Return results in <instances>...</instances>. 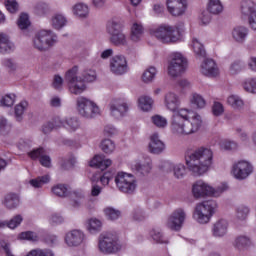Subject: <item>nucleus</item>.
Masks as SVG:
<instances>
[{
	"mask_svg": "<svg viewBox=\"0 0 256 256\" xmlns=\"http://www.w3.org/2000/svg\"><path fill=\"white\" fill-rule=\"evenodd\" d=\"M25 109H27V102H21L15 107V115L17 121H21L23 119V113H25Z\"/></svg>",
	"mask_w": 256,
	"mask_h": 256,
	"instance_id": "obj_55",
	"label": "nucleus"
},
{
	"mask_svg": "<svg viewBox=\"0 0 256 256\" xmlns=\"http://www.w3.org/2000/svg\"><path fill=\"white\" fill-rule=\"evenodd\" d=\"M167 10L173 17H181L187 11V0H167Z\"/></svg>",
	"mask_w": 256,
	"mask_h": 256,
	"instance_id": "obj_16",
	"label": "nucleus"
},
{
	"mask_svg": "<svg viewBox=\"0 0 256 256\" xmlns=\"http://www.w3.org/2000/svg\"><path fill=\"white\" fill-rule=\"evenodd\" d=\"M245 69V63L241 60H236L230 65V73L231 75H237L241 73V70Z\"/></svg>",
	"mask_w": 256,
	"mask_h": 256,
	"instance_id": "obj_53",
	"label": "nucleus"
},
{
	"mask_svg": "<svg viewBox=\"0 0 256 256\" xmlns=\"http://www.w3.org/2000/svg\"><path fill=\"white\" fill-rule=\"evenodd\" d=\"M148 149L153 155H160L165 151V142L161 141L159 134L154 133L151 135Z\"/></svg>",
	"mask_w": 256,
	"mask_h": 256,
	"instance_id": "obj_22",
	"label": "nucleus"
},
{
	"mask_svg": "<svg viewBox=\"0 0 256 256\" xmlns=\"http://www.w3.org/2000/svg\"><path fill=\"white\" fill-rule=\"evenodd\" d=\"M229 229V223L225 219L218 220L212 228V235L214 237H225Z\"/></svg>",
	"mask_w": 256,
	"mask_h": 256,
	"instance_id": "obj_26",
	"label": "nucleus"
},
{
	"mask_svg": "<svg viewBox=\"0 0 256 256\" xmlns=\"http://www.w3.org/2000/svg\"><path fill=\"white\" fill-rule=\"evenodd\" d=\"M72 12L76 17L85 19V17H89V6L84 3H77L72 7Z\"/></svg>",
	"mask_w": 256,
	"mask_h": 256,
	"instance_id": "obj_32",
	"label": "nucleus"
},
{
	"mask_svg": "<svg viewBox=\"0 0 256 256\" xmlns=\"http://www.w3.org/2000/svg\"><path fill=\"white\" fill-rule=\"evenodd\" d=\"M77 110L81 117L85 119H93L97 115L101 114V110L97 104L85 97H79L77 99Z\"/></svg>",
	"mask_w": 256,
	"mask_h": 256,
	"instance_id": "obj_12",
	"label": "nucleus"
},
{
	"mask_svg": "<svg viewBox=\"0 0 256 256\" xmlns=\"http://www.w3.org/2000/svg\"><path fill=\"white\" fill-rule=\"evenodd\" d=\"M21 223H23V216L18 214L16 216H14L10 221L1 223L0 227L6 226L9 229H17V227H19V225H21Z\"/></svg>",
	"mask_w": 256,
	"mask_h": 256,
	"instance_id": "obj_42",
	"label": "nucleus"
},
{
	"mask_svg": "<svg viewBox=\"0 0 256 256\" xmlns=\"http://www.w3.org/2000/svg\"><path fill=\"white\" fill-rule=\"evenodd\" d=\"M5 6L7 11H9L10 13H17L19 9V4H17V1L15 0H6Z\"/></svg>",
	"mask_w": 256,
	"mask_h": 256,
	"instance_id": "obj_61",
	"label": "nucleus"
},
{
	"mask_svg": "<svg viewBox=\"0 0 256 256\" xmlns=\"http://www.w3.org/2000/svg\"><path fill=\"white\" fill-rule=\"evenodd\" d=\"M42 155H45V150L43 148H37L28 152V156L32 159H39Z\"/></svg>",
	"mask_w": 256,
	"mask_h": 256,
	"instance_id": "obj_64",
	"label": "nucleus"
},
{
	"mask_svg": "<svg viewBox=\"0 0 256 256\" xmlns=\"http://www.w3.org/2000/svg\"><path fill=\"white\" fill-rule=\"evenodd\" d=\"M129 67L127 66V59L123 55L114 56L110 60V71L114 75H125Z\"/></svg>",
	"mask_w": 256,
	"mask_h": 256,
	"instance_id": "obj_15",
	"label": "nucleus"
},
{
	"mask_svg": "<svg viewBox=\"0 0 256 256\" xmlns=\"http://www.w3.org/2000/svg\"><path fill=\"white\" fill-rule=\"evenodd\" d=\"M19 239H23L26 241H37V235L34 232L27 231V232H22L19 235Z\"/></svg>",
	"mask_w": 256,
	"mask_h": 256,
	"instance_id": "obj_62",
	"label": "nucleus"
},
{
	"mask_svg": "<svg viewBox=\"0 0 256 256\" xmlns=\"http://www.w3.org/2000/svg\"><path fill=\"white\" fill-rule=\"evenodd\" d=\"M94 81H97V72L93 69H84L79 76V67L74 66L65 74V82L73 95H81L87 89L85 82L93 83Z\"/></svg>",
	"mask_w": 256,
	"mask_h": 256,
	"instance_id": "obj_3",
	"label": "nucleus"
},
{
	"mask_svg": "<svg viewBox=\"0 0 256 256\" xmlns=\"http://www.w3.org/2000/svg\"><path fill=\"white\" fill-rule=\"evenodd\" d=\"M13 51H15V44L11 42L7 34L0 32V54L7 55Z\"/></svg>",
	"mask_w": 256,
	"mask_h": 256,
	"instance_id": "obj_23",
	"label": "nucleus"
},
{
	"mask_svg": "<svg viewBox=\"0 0 256 256\" xmlns=\"http://www.w3.org/2000/svg\"><path fill=\"white\" fill-rule=\"evenodd\" d=\"M212 112L213 115H215V117H219L223 115V113L225 112V108L223 107V104H221L220 102H214L212 106Z\"/></svg>",
	"mask_w": 256,
	"mask_h": 256,
	"instance_id": "obj_60",
	"label": "nucleus"
},
{
	"mask_svg": "<svg viewBox=\"0 0 256 256\" xmlns=\"http://www.w3.org/2000/svg\"><path fill=\"white\" fill-rule=\"evenodd\" d=\"M251 245V240L246 236H239L234 241V246L237 249H245V247H249Z\"/></svg>",
	"mask_w": 256,
	"mask_h": 256,
	"instance_id": "obj_49",
	"label": "nucleus"
},
{
	"mask_svg": "<svg viewBox=\"0 0 256 256\" xmlns=\"http://www.w3.org/2000/svg\"><path fill=\"white\" fill-rule=\"evenodd\" d=\"M228 105H231L233 109H243L245 102L239 95L232 94L227 99Z\"/></svg>",
	"mask_w": 256,
	"mask_h": 256,
	"instance_id": "obj_38",
	"label": "nucleus"
},
{
	"mask_svg": "<svg viewBox=\"0 0 256 256\" xmlns=\"http://www.w3.org/2000/svg\"><path fill=\"white\" fill-rule=\"evenodd\" d=\"M26 256H55L51 250H31Z\"/></svg>",
	"mask_w": 256,
	"mask_h": 256,
	"instance_id": "obj_59",
	"label": "nucleus"
},
{
	"mask_svg": "<svg viewBox=\"0 0 256 256\" xmlns=\"http://www.w3.org/2000/svg\"><path fill=\"white\" fill-rule=\"evenodd\" d=\"M157 75V68L155 67H149L145 70V72L142 74V81L144 83H151L153 79H155V76Z\"/></svg>",
	"mask_w": 256,
	"mask_h": 256,
	"instance_id": "obj_45",
	"label": "nucleus"
},
{
	"mask_svg": "<svg viewBox=\"0 0 256 256\" xmlns=\"http://www.w3.org/2000/svg\"><path fill=\"white\" fill-rule=\"evenodd\" d=\"M223 9V2H221V0H208L207 11L211 13V15H221Z\"/></svg>",
	"mask_w": 256,
	"mask_h": 256,
	"instance_id": "obj_31",
	"label": "nucleus"
},
{
	"mask_svg": "<svg viewBox=\"0 0 256 256\" xmlns=\"http://www.w3.org/2000/svg\"><path fill=\"white\" fill-rule=\"evenodd\" d=\"M15 104V94H6L0 99V107H13Z\"/></svg>",
	"mask_w": 256,
	"mask_h": 256,
	"instance_id": "obj_50",
	"label": "nucleus"
},
{
	"mask_svg": "<svg viewBox=\"0 0 256 256\" xmlns=\"http://www.w3.org/2000/svg\"><path fill=\"white\" fill-rule=\"evenodd\" d=\"M241 13L244 17H252L256 14V4L251 0H245L241 3Z\"/></svg>",
	"mask_w": 256,
	"mask_h": 256,
	"instance_id": "obj_30",
	"label": "nucleus"
},
{
	"mask_svg": "<svg viewBox=\"0 0 256 256\" xmlns=\"http://www.w3.org/2000/svg\"><path fill=\"white\" fill-rule=\"evenodd\" d=\"M115 183L121 193L133 195L137 189V179L132 174L119 172L115 177Z\"/></svg>",
	"mask_w": 256,
	"mask_h": 256,
	"instance_id": "obj_11",
	"label": "nucleus"
},
{
	"mask_svg": "<svg viewBox=\"0 0 256 256\" xmlns=\"http://www.w3.org/2000/svg\"><path fill=\"white\" fill-rule=\"evenodd\" d=\"M203 127V117L187 108L176 111L170 121V130L176 137L194 135Z\"/></svg>",
	"mask_w": 256,
	"mask_h": 256,
	"instance_id": "obj_1",
	"label": "nucleus"
},
{
	"mask_svg": "<svg viewBox=\"0 0 256 256\" xmlns=\"http://www.w3.org/2000/svg\"><path fill=\"white\" fill-rule=\"evenodd\" d=\"M123 243L119 240L117 234H101L98 238V249L103 255H115L123 251Z\"/></svg>",
	"mask_w": 256,
	"mask_h": 256,
	"instance_id": "obj_6",
	"label": "nucleus"
},
{
	"mask_svg": "<svg viewBox=\"0 0 256 256\" xmlns=\"http://www.w3.org/2000/svg\"><path fill=\"white\" fill-rule=\"evenodd\" d=\"M185 71H187V58L179 52L172 53L168 63V74L170 77H179Z\"/></svg>",
	"mask_w": 256,
	"mask_h": 256,
	"instance_id": "obj_10",
	"label": "nucleus"
},
{
	"mask_svg": "<svg viewBox=\"0 0 256 256\" xmlns=\"http://www.w3.org/2000/svg\"><path fill=\"white\" fill-rule=\"evenodd\" d=\"M249 213H250L249 207L245 205H240L236 208L235 217L237 221H245V219L249 217Z\"/></svg>",
	"mask_w": 256,
	"mask_h": 256,
	"instance_id": "obj_44",
	"label": "nucleus"
},
{
	"mask_svg": "<svg viewBox=\"0 0 256 256\" xmlns=\"http://www.w3.org/2000/svg\"><path fill=\"white\" fill-rule=\"evenodd\" d=\"M52 193L56 195V197H68L69 188H67L65 184H57L52 187Z\"/></svg>",
	"mask_w": 256,
	"mask_h": 256,
	"instance_id": "obj_43",
	"label": "nucleus"
},
{
	"mask_svg": "<svg viewBox=\"0 0 256 256\" xmlns=\"http://www.w3.org/2000/svg\"><path fill=\"white\" fill-rule=\"evenodd\" d=\"M151 35L158 39L160 43H177V41L181 40L183 28L162 24L159 27L152 29Z\"/></svg>",
	"mask_w": 256,
	"mask_h": 256,
	"instance_id": "obj_4",
	"label": "nucleus"
},
{
	"mask_svg": "<svg viewBox=\"0 0 256 256\" xmlns=\"http://www.w3.org/2000/svg\"><path fill=\"white\" fill-rule=\"evenodd\" d=\"M190 103L191 105H194L197 109H204L205 105H207L205 98L197 93H193L190 96Z\"/></svg>",
	"mask_w": 256,
	"mask_h": 256,
	"instance_id": "obj_39",
	"label": "nucleus"
},
{
	"mask_svg": "<svg viewBox=\"0 0 256 256\" xmlns=\"http://www.w3.org/2000/svg\"><path fill=\"white\" fill-rule=\"evenodd\" d=\"M164 167H166L170 171H173V175L174 177H176V179H183V177L187 175V169L183 164H173L167 162L165 163Z\"/></svg>",
	"mask_w": 256,
	"mask_h": 256,
	"instance_id": "obj_28",
	"label": "nucleus"
},
{
	"mask_svg": "<svg viewBox=\"0 0 256 256\" xmlns=\"http://www.w3.org/2000/svg\"><path fill=\"white\" fill-rule=\"evenodd\" d=\"M188 170L194 177L205 175L213 165V151L209 148L200 147L188 152L185 156Z\"/></svg>",
	"mask_w": 256,
	"mask_h": 256,
	"instance_id": "obj_2",
	"label": "nucleus"
},
{
	"mask_svg": "<svg viewBox=\"0 0 256 256\" xmlns=\"http://www.w3.org/2000/svg\"><path fill=\"white\" fill-rule=\"evenodd\" d=\"M57 43V34L51 30L37 32L32 40V45L37 51H49Z\"/></svg>",
	"mask_w": 256,
	"mask_h": 256,
	"instance_id": "obj_9",
	"label": "nucleus"
},
{
	"mask_svg": "<svg viewBox=\"0 0 256 256\" xmlns=\"http://www.w3.org/2000/svg\"><path fill=\"white\" fill-rule=\"evenodd\" d=\"M106 32L109 35V41L114 47H127L129 39L123 32V26L118 22L111 20L106 25Z\"/></svg>",
	"mask_w": 256,
	"mask_h": 256,
	"instance_id": "obj_8",
	"label": "nucleus"
},
{
	"mask_svg": "<svg viewBox=\"0 0 256 256\" xmlns=\"http://www.w3.org/2000/svg\"><path fill=\"white\" fill-rule=\"evenodd\" d=\"M51 181V176L46 174L44 176L37 177L35 179L30 180V185L35 189H39L43 187V185H47Z\"/></svg>",
	"mask_w": 256,
	"mask_h": 256,
	"instance_id": "obj_37",
	"label": "nucleus"
},
{
	"mask_svg": "<svg viewBox=\"0 0 256 256\" xmlns=\"http://www.w3.org/2000/svg\"><path fill=\"white\" fill-rule=\"evenodd\" d=\"M67 25V18L63 14H56L52 17V27L54 29H63Z\"/></svg>",
	"mask_w": 256,
	"mask_h": 256,
	"instance_id": "obj_40",
	"label": "nucleus"
},
{
	"mask_svg": "<svg viewBox=\"0 0 256 256\" xmlns=\"http://www.w3.org/2000/svg\"><path fill=\"white\" fill-rule=\"evenodd\" d=\"M17 25L21 31L29 29V26L31 25V21H29V15L22 13L18 18Z\"/></svg>",
	"mask_w": 256,
	"mask_h": 256,
	"instance_id": "obj_47",
	"label": "nucleus"
},
{
	"mask_svg": "<svg viewBox=\"0 0 256 256\" xmlns=\"http://www.w3.org/2000/svg\"><path fill=\"white\" fill-rule=\"evenodd\" d=\"M2 203L7 209H15L19 207V196L13 193L7 194Z\"/></svg>",
	"mask_w": 256,
	"mask_h": 256,
	"instance_id": "obj_33",
	"label": "nucleus"
},
{
	"mask_svg": "<svg viewBox=\"0 0 256 256\" xmlns=\"http://www.w3.org/2000/svg\"><path fill=\"white\" fill-rule=\"evenodd\" d=\"M227 189H229V186L226 183H222L218 187L213 188L209 183L203 180H198L192 185V194L195 199L219 197V195L225 193Z\"/></svg>",
	"mask_w": 256,
	"mask_h": 256,
	"instance_id": "obj_5",
	"label": "nucleus"
},
{
	"mask_svg": "<svg viewBox=\"0 0 256 256\" xmlns=\"http://www.w3.org/2000/svg\"><path fill=\"white\" fill-rule=\"evenodd\" d=\"M65 129H68V131H77L81 127V122H79V119L73 117L66 119Z\"/></svg>",
	"mask_w": 256,
	"mask_h": 256,
	"instance_id": "obj_48",
	"label": "nucleus"
},
{
	"mask_svg": "<svg viewBox=\"0 0 256 256\" xmlns=\"http://www.w3.org/2000/svg\"><path fill=\"white\" fill-rule=\"evenodd\" d=\"M200 72L206 77H217L219 75V68L213 59L204 57L200 65Z\"/></svg>",
	"mask_w": 256,
	"mask_h": 256,
	"instance_id": "obj_20",
	"label": "nucleus"
},
{
	"mask_svg": "<svg viewBox=\"0 0 256 256\" xmlns=\"http://www.w3.org/2000/svg\"><path fill=\"white\" fill-rule=\"evenodd\" d=\"M217 210V202L215 200H207L198 203L195 207L193 218L200 225H207L211 221V217L215 215Z\"/></svg>",
	"mask_w": 256,
	"mask_h": 256,
	"instance_id": "obj_7",
	"label": "nucleus"
},
{
	"mask_svg": "<svg viewBox=\"0 0 256 256\" xmlns=\"http://www.w3.org/2000/svg\"><path fill=\"white\" fill-rule=\"evenodd\" d=\"M152 168L153 162L151 161V158L136 160L131 165L132 171H134V173H137L138 175H149Z\"/></svg>",
	"mask_w": 256,
	"mask_h": 256,
	"instance_id": "obj_19",
	"label": "nucleus"
},
{
	"mask_svg": "<svg viewBox=\"0 0 256 256\" xmlns=\"http://www.w3.org/2000/svg\"><path fill=\"white\" fill-rule=\"evenodd\" d=\"M86 229L91 235L100 233L101 229H103V222L97 218H90L86 221Z\"/></svg>",
	"mask_w": 256,
	"mask_h": 256,
	"instance_id": "obj_29",
	"label": "nucleus"
},
{
	"mask_svg": "<svg viewBox=\"0 0 256 256\" xmlns=\"http://www.w3.org/2000/svg\"><path fill=\"white\" fill-rule=\"evenodd\" d=\"M85 241V233L82 230L74 229L65 236V243L68 247H79Z\"/></svg>",
	"mask_w": 256,
	"mask_h": 256,
	"instance_id": "obj_17",
	"label": "nucleus"
},
{
	"mask_svg": "<svg viewBox=\"0 0 256 256\" xmlns=\"http://www.w3.org/2000/svg\"><path fill=\"white\" fill-rule=\"evenodd\" d=\"M145 33V28L141 22H134L130 30V41L133 43H139L143 39Z\"/></svg>",
	"mask_w": 256,
	"mask_h": 256,
	"instance_id": "obj_25",
	"label": "nucleus"
},
{
	"mask_svg": "<svg viewBox=\"0 0 256 256\" xmlns=\"http://www.w3.org/2000/svg\"><path fill=\"white\" fill-rule=\"evenodd\" d=\"M164 105L168 111H172L173 115H175L180 109L181 98L173 92H168L164 97Z\"/></svg>",
	"mask_w": 256,
	"mask_h": 256,
	"instance_id": "obj_21",
	"label": "nucleus"
},
{
	"mask_svg": "<svg viewBox=\"0 0 256 256\" xmlns=\"http://www.w3.org/2000/svg\"><path fill=\"white\" fill-rule=\"evenodd\" d=\"M104 214L106 215L107 219H109L110 221H115L117 220L118 217H121V211L111 207L105 208Z\"/></svg>",
	"mask_w": 256,
	"mask_h": 256,
	"instance_id": "obj_51",
	"label": "nucleus"
},
{
	"mask_svg": "<svg viewBox=\"0 0 256 256\" xmlns=\"http://www.w3.org/2000/svg\"><path fill=\"white\" fill-rule=\"evenodd\" d=\"M113 172L107 171L100 177L101 184L106 187V185H109V181L113 179Z\"/></svg>",
	"mask_w": 256,
	"mask_h": 256,
	"instance_id": "obj_63",
	"label": "nucleus"
},
{
	"mask_svg": "<svg viewBox=\"0 0 256 256\" xmlns=\"http://www.w3.org/2000/svg\"><path fill=\"white\" fill-rule=\"evenodd\" d=\"M71 199H73L72 207H74V209H77L81 207V205H83V199H85V192H83L82 190H74L71 193Z\"/></svg>",
	"mask_w": 256,
	"mask_h": 256,
	"instance_id": "obj_35",
	"label": "nucleus"
},
{
	"mask_svg": "<svg viewBox=\"0 0 256 256\" xmlns=\"http://www.w3.org/2000/svg\"><path fill=\"white\" fill-rule=\"evenodd\" d=\"M35 13L36 15H39L40 17L43 15H47V13H49V5H47L46 3H38L35 6Z\"/></svg>",
	"mask_w": 256,
	"mask_h": 256,
	"instance_id": "obj_56",
	"label": "nucleus"
},
{
	"mask_svg": "<svg viewBox=\"0 0 256 256\" xmlns=\"http://www.w3.org/2000/svg\"><path fill=\"white\" fill-rule=\"evenodd\" d=\"M253 164L247 160H240L232 165L231 175L237 181H245L253 173Z\"/></svg>",
	"mask_w": 256,
	"mask_h": 256,
	"instance_id": "obj_13",
	"label": "nucleus"
},
{
	"mask_svg": "<svg viewBox=\"0 0 256 256\" xmlns=\"http://www.w3.org/2000/svg\"><path fill=\"white\" fill-rule=\"evenodd\" d=\"M192 49L197 59H205L207 52L205 51V47H203V44L198 41L197 38H193L192 40Z\"/></svg>",
	"mask_w": 256,
	"mask_h": 256,
	"instance_id": "obj_34",
	"label": "nucleus"
},
{
	"mask_svg": "<svg viewBox=\"0 0 256 256\" xmlns=\"http://www.w3.org/2000/svg\"><path fill=\"white\" fill-rule=\"evenodd\" d=\"M151 119H152V123L159 129H165V127H167V118L161 115H154L152 116Z\"/></svg>",
	"mask_w": 256,
	"mask_h": 256,
	"instance_id": "obj_52",
	"label": "nucleus"
},
{
	"mask_svg": "<svg viewBox=\"0 0 256 256\" xmlns=\"http://www.w3.org/2000/svg\"><path fill=\"white\" fill-rule=\"evenodd\" d=\"M111 116L115 119H121L129 111V104L125 100H114L110 104Z\"/></svg>",
	"mask_w": 256,
	"mask_h": 256,
	"instance_id": "obj_18",
	"label": "nucleus"
},
{
	"mask_svg": "<svg viewBox=\"0 0 256 256\" xmlns=\"http://www.w3.org/2000/svg\"><path fill=\"white\" fill-rule=\"evenodd\" d=\"M185 219H187V213H185V210L183 208H177L168 217L166 222L167 228L172 231H179L181 227H183Z\"/></svg>",
	"mask_w": 256,
	"mask_h": 256,
	"instance_id": "obj_14",
	"label": "nucleus"
},
{
	"mask_svg": "<svg viewBox=\"0 0 256 256\" xmlns=\"http://www.w3.org/2000/svg\"><path fill=\"white\" fill-rule=\"evenodd\" d=\"M247 35H249V29L245 26H236L232 30V39H234L236 43H245Z\"/></svg>",
	"mask_w": 256,
	"mask_h": 256,
	"instance_id": "obj_27",
	"label": "nucleus"
},
{
	"mask_svg": "<svg viewBox=\"0 0 256 256\" xmlns=\"http://www.w3.org/2000/svg\"><path fill=\"white\" fill-rule=\"evenodd\" d=\"M243 87L248 93H256V78H248L244 81Z\"/></svg>",
	"mask_w": 256,
	"mask_h": 256,
	"instance_id": "obj_54",
	"label": "nucleus"
},
{
	"mask_svg": "<svg viewBox=\"0 0 256 256\" xmlns=\"http://www.w3.org/2000/svg\"><path fill=\"white\" fill-rule=\"evenodd\" d=\"M3 67H6L9 71H17V61L13 58H6L2 61Z\"/></svg>",
	"mask_w": 256,
	"mask_h": 256,
	"instance_id": "obj_57",
	"label": "nucleus"
},
{
	"mask_svg": "<svg viewBox=\"0 0 256 256\" xmlns=\"http://www.w3.org/2000/svg\"><path fill=\"white\" fill-rule=\"evenodd\" d=\"M150 235L153 241H155L156 243H160L164 245L169 244V240L165 236H163V233H161V230L158 228L152 229V231L150 232Z\"/></svg>",
	"mask_w": 256,
	"mask_h": 256,
	"instance_id": "obj_41",
	"label": "nucleus"
},
{
	"mask_svg": "<svg viewBox=\"0 0 256 256\" xmlns=\"http://www.w3.org/2000/svg\"><path fill=\"white\" fill-rule=\"evenodd\" d=\"M90 167H96V169H101V171H105L108 167L113 165V161L111 159L105 158L104 155H95L93 159L89 162Z\"/></svg>",
	"mask_w": 256,
	"mask_h": 256,
	"instance_id": "obj_24",
	"label": "nucleus"
},
{
	"mask_svg": "<svg viewBox=\"0 0 256 256\" xmlns=\"http://www.w3.org/2000/svg\"><path fill=\"white\" fill-rule=\"evenodd\" d=\"M220 147L224 151H233V150L237 149V143L235 141H231V140H223L220 143Z\"/></svg>",
	"mask_w": 256,
	"mask_h": 256,
	"instance_id": "obj_58",
	"label": "nucleus"
},
{
	"mask_svg": "<svg viewBox=\"0 0 256 256\" xmlns=\"http://www.w3.org/2000/svg\"><path fill=\"white\" fill-rule=\"evenodd\" d=\"M138 107L141 111L147 112L153 109V99L149 96H142L138 99Z\"/></svg>",
	"mask_w": 256,
	"mask_h": 256,
	"instance_id": "obj_36",
	"label": "nucleus"
},
{
	"mask_svg": "<svg viewBox=\"0 0 256 256\" xmlns=\"http://www.w3.org/2000/svg\"><path fill=\"white\" fill-rule=\"evenodd\" d=\"M101 150L107 155H111L115 151V143L111 139H104L101 142Z\"/></svg>",
	"mask_w": 256,
	"mask_h": 256,
	"instance_id": "obj_46",
	"label": "nucleus"
}]
</instances>
